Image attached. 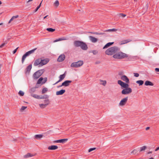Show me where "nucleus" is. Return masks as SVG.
Instances as JSON below:
<instances>
[{"label": "nucleus", "mask_w": 159, "mask_h": 159, "mask_svg": "<svg viewBox=\"0 0 159 159\" xmlns=\"http://www.w3.org/2000/svg\"><path fill=\"white\" fill-rule=\"evenodd\" d=\"M129 57V55L128 54L121 52H119V51L116 52L113 56L114 58L120 59L127 58Z\"/></svg>", "instance_id": "1"}, {"label": "nucleus", "mask_w": 159, "mask_h": 159, "mask_svg": "<svg viewBox=\"0 0 159 159\" xmlns=\"http://www.w3.org/2000/svg\"><path fill=\"white\" fill-rule=\"evenodd\" d=\"M120 48L117 47H112L107 49L105 51V54L108 55H112L119 51Z\"/></svg>", "instance_id": "2"}, {"label": "nucleus", "mask_w": 159, "mask_h": 159, "mask_svg": "<svg viewBox=\"0 0 159 159\" xmlns=\"http://www.w3.org/2000/svg\"><path fill=\"white\" fill-rule=\"evenodd\" d=\"M84 63L82 61H79L77 62L72 63L70 65L71 67L75 68H78L82 66Z\"/></svg>", "instance_id": "3"}, {"label": "nucleus", "mask_w": 159, "mask_h": 159, "mask_svg": "<svg viewBox=\"0 0 159 159\" xmlns=\"http://www.w3.org/2000/svg\"><path fill=\"white\" fill-rule=\"evenodd\" d=\"M36 49V48H34L32 50L26 52L25 54H24L22 56V58L21 61L22 63H24L25 60L27 57L29 55L33 53Z\"/></svg>", "instance_id": "4"}, {"label": "nucleus", "mask_w": 159, "mask_h": 159, "mask_svg": "<svg viewBox=\"0 0 159 159\" xmlns=\"http://www.w3.org/2000/svg\"><path fill=\"white\" fill-rule=\"evenodd\" d=\"M128 98V97L122 98L119 103V106L120 107H123L125 106L127 102Z\"/></svg>", "instance_id": "5"}, {"label": "nucleus", "mask_w": 159, "mask_h": 159, "mask_svg": "<svg viewBox=\"0 0 159 159\" xmlns=\"http://www.w3.org/2000/svg\"><path fill=\"white\" fill-rule=\"evenodd\" d=\"M123 89L121 91V93L124 95H126L131 93L132 92V90L130 88L127 87Z\"/></svg>", "instance_id": "6"}, {"label": "nucleus", "mask_w": 159, "mask_h": 159, "mask_svg": "<svg viewBox=\"0 0 159 159\" xmlns=\"http://www.w3.org/2000/svg\"><path fill=\"white\" fill-rule=\"evenodd\" d=\"M118 84L123 88H126L129 86L128 83H125L120 80H118Z\"/></svg>", "instance_id": "7"}, {"label": "nucleus", "mask_w": 159, "mask_h": 159, "mask_svg": "<svg viewBox=\"0 0 159 159\" xmlns=\"http://www.w3.org/2000/svg\"><path fill=\"white\" fill-rule=\"evenodd\" d=\"M42 71L39 70L35 72L34 74V78L35 79L38 78L42 74Z\"/></svg>", "instance_id": "8"}, {"label": "nucleus", "mask_w": 159, "mask_h": 159, "mask_svg": "<svg viewBox=\"0 0 159 159\" xmlns=\"http://www.w3.org/2000/svg\"><path fill=\"white\" fill-rule=\"evenodd\" d=\"M47 79L46 78L43 79L42 77H41L38 80L37 84H44L47 81Z\"/></svg>", "instance_id": "9"}, {"label": "nucleus", "mask_w": 159, "mask_h": 159, "mask_svg": "<svg viewBox=\"0 0 159 159\" xmlns=\"http://www.w3.org/2000/svg\"><path fill=\"white\" fill-rule=\"evenodd\" d=\"M72 81L71 80H66L64 82L62 83L61 85L58 87H61L62 86H64L65 87L68 86L71 83Z\"/></svg>", "instance_id": "10"}, {"label": "nucleus", "mask_w": 159, "mask_h": 159, "mask_svg": "<svg viewBox=\"0 0 159 159\" xmlns=\"http://www.w3.org/2000/svg\"><path fill=\"white\" fill-rule=\"evenodd\" d=\"M41 59L39 58L36 59L34 63V66H36L39 65V66H41Z\"/></svg>", "instance_id": "11"}, {"label": "nucleus", "mask_w": 159, "mask_h": 159, "mask_svg": "<svg viewBox=\"0 0 159 159\" xmlns=\"http://www.w3.org/2000/svg\"><path fill=\"white\" fill-rule=\"evenodd\" d=\"M120 79L127 83H129V79L126 75L122 76L120 77Z\"/></svg>", "instance_id": "12"}, {"label": "nucleus", "mask_w": 159, "mask_h": 159, "mask_svg": "<svg viewBox=\"0 0 159 159\" xmlns=\"http://www.w3.org/2000/svg\"><path fill=\"white\" fill-rule=\"evenodd\" d=\"M49 61V60L48 58H46L45 59H42L41 61V66H42L44 65L47 64Z\"/></svg>", "instance_id": "13"}, {"label": "nucleus", "mask_w": 159, "mask_h": 159, "mask_svg": "<svg viewBox=\"0 0 159 159\" xmlns=\"http://www.w3.org/2000/svg\"><path fill=\"white\" fill-rule=\"evenodd\" d=\"M65 76L66 75L65 74V73L63 75H60L59 76V80L57 82L55 83L54 84H53L55 85L64 79V78L65 77Z\"/></svg>", "instance_id": "14"}, {"label": "nucleus", "mask_w": 159, "mask_h": 159, "mask_svg": "<svg viewBox=\"0 0 159 159\" xmlns=\"http://www.w3.org/2000/svg\"><path fill=\"white\" fill-rule=\"evenodd\" d=\"M65 56L64 54H61L59 57L57 61L59 62H61L65 59Z\"/></svg>", "instance_id": "15"}, {"label": "nucleus", "mask_w": 159, "mask_h": 159, "mask_svg": "<svg viewBox=\"0 0 159 159\" xmlns=\"http://www.w3.org/2000/svg\"><path fill=\"white\" fill-rule=\"evenodd\" d=\"M90 40L91 42L93 43H95L98 41V39L95 38L92 36H89V37Z\"/></svg>", "instance_id": "16"}, {"label": "nucleus", "mask_w": 159, "mask_h": 159, "mask_svg": "<svg viewBox=\"0 0 159 159\" xmlns=\"http://www.w3.org/2000/svg\"><path fill=\"white\" fill-rule=\"evenodd\" d=\"M66 92L65 89H61L59 91L56 92V95H61L63 94Z\"/></svg>", "instance_id": "17"}, {"label": "nucleus", "mask_w": 159, "mask_h": 159, "mask_svg": "<svg viewBox=\"0 0 159 159\" xmlns=\"http://www.w3.org/2000/svg\"><path fill=\"white\" fill-rule=\"evenodd\" d=\"M68 140V139H62L56 140L55 141V142L57 143H64L67 141Z\"/></svg>", "instance_id": "18"}, {"label": "nucleus", "mask_w": 159, "mask_h": 159, "mask_svg": "<svg viewBox=\"0 0 159 159\" xmlns=\"http://www.w3.org/2000/svg\"><path fill=\"white\" fill-rule=\"evenodd\" d=\"M81 42V41H74V46L75 47H79Z\"/></svg>", "instance_id": "19"}, {"label": "nucleus", "mask_w": 159, "mask_h": 159, "mask_svg": "<svg viewBox=\"0 0 159 159\" xmlns=\"http://www.w3.org/2000/svg\"><path fill=\"white\" fill-rule=\"evenodd\" d=\"M58 148V147L56 145H52L48 147V149L50 150H56Z\"/></svg>", "instance_id": "20"}, {"label": "nucleus", "mask_w": 159, "mask_h": 159, "mask_svg": "<svg viewBox=\"0 0 159 159\" xmlns=\"http://www.w3.org/2000/svg\"><path fill=\"white\" fill-rule=\"evenodd\" d=\"M145 85L146 86H151L153 85V84L151 82L149 81H146L144 83Z\"/></svg>", "instance_id": "21"}, {"label": "nucleus", "mask_w": 159, "mask_h": 159, "mask_svg": "<svg viewBox=\"0 0 159 159\" xmlns=\"http://www.w3.org/2000/svg\"><path fill=\"white\" fill-rule=\"evenodd\" d=\"M99 82L100 84L104 86L106 85L107 83L106 80H99Z\"/></svg>", "instance_id": "22"}, {"label": "nucleus", "mask_w": 159, "mask_h": 159, "mask_svg": "<svg viewBox=\"0 0 159 159\" xmlns=\"http://www.w3.org/2000/svg\"><path fill=\"white\" fill-rule=\"evenodd\" d=\"M81 48L83 50H86L87 49L88 47L86 43L84 42L82 46L81 47Z\"/></svg>", "instance_id": "23"}, {"label": "nucleus", "mask_w": 159, "mask_h": 159, "mask_svg": "<svg viewBox=\"0 0 159 159\" xmlns=\"http://www.w3.org/2000/svg\"><path fill=\"white\" fill-rule=\"evenodd\" d=\"M113 43H114V42H110V43H107L103 47V49H104L108 48L110 46L112 45L113 44Z\"/></svg>", "instance_id": "24"}, {"label": "nucleus", "mask_w": 159, "mask_h": 159, "mask_svg": "<svg viewBox=\"0 0 159 159\" xmlns=\"http://www.w3.org/2000/svg\"><path fill=\"white\" fill-rule=\"evenodd\" d=\"M130 41V40H128V39L124 40L121 41L120 43V45H122L123 44H125L127 43H128Z\"/></svg>", "instance_id": "25"}, {"label": "nucleus", "mask_w": 159, "mask_h": 159, "mask_svg": "<svg viewBox=\"0 0 159 159\" xmlns=\"http://www.w3.org/2000/svg\"><path fill=\"white\" fill-rule=\"evenodd\" d=\"M117 30H118L117 29H116L115 28H113L112 29H108V30H105L104 31L106 32H116Z\"/></svg>", "instance_id": "26"}, {"label": "nucleus", "mask_w": 159, "mask_h": 159, "mask_svg": "<svg viewBox=\"0 0 159 159\" xmlns=\"http://www.w3.org/2000/svg\"><path fill=\"white\" fill-rule=\"evenodd\" d=\"M19 17V16L17 15L16 16H13L12 18L8 22V23H10L12 21L14 20L16 18H17Z\"/></svg>", "instance_id": "27"}, {"label": "nucleus", "mask_w": 159, "mask_h": 159, "mask_svg": "<svg viewBox=\"0 0 159 159\" xmlns=\"http://www.w3.org/2000/svg\"><path fill=\"white\" fill-rule=\"evenodd\" d=\"M66 39L65 37H63L62 38H60L58 39H56L54 41V42H56L59 41H62V40H66Z\"/></svg>", "instance_id": "28"}, {"label": "nucleus", "mask_w": 159, "mask_h": 159, "mask_svg": "<svg viewBox=\"0 0 159 159\" xmlns=\"http://www.w3.org/2000/svg\"><path fill=\"white\" fill-rule=\"evenodd\" d=\"M43 135L42 134H37L35 136V138L36 139H39L43 138Z\"/></svg>", "instance_id": "29"}, {"label": "nucleus", "mask_w": 159, "mask_h": 159, "mask_svg": "<svg viewBox=\"0 0 159 159\" xmlns=\"http://www.w3.org/2000/svg\"><path fill=\"white\" fill-rule=\"evenodd\" d=\"M136 83L138 84L139 86L142 85L144 83V81L142 80H139L136 81Z\"/></svg>", "instance_id": "30"}, {"label": "nucleus", "mask_w": 159, "mask_h": 159, "mask_svg": "<svg viewBox=\"0 0 159 159\" xmlns=\"http://www.w3.org/2000/svg\"><path fill=\"white\" fill-rule=\"evenodd\" d=\"M31 96L34 98L39 99V95H37L36 94H34L33 93H31Z\"/></svg>", "instance_id": "31"}, {"label": "nucleus", "mask_w": 159, "mask_h": 159, "mask_svg": "<svg viewBox=\"0 0 159 159\" xmlns=\"http://www.w3.org/2000/svg\"><path fill=\"white\" fill-rule=\"evenodd\" d=\"M48 96L47 95H44L43 96H41V97L39 96V99H46L48 98Z\"/></svg>", "instance_id": "32"}, {"label": "nucleus", "mask_w": 159, "mask_h": 159, "mask_svg": "<svg viewBox=\"0 0 159 159\" xmlns=\"http://www.w3.org/2000/svg\"><path fill=\"white\" fill-rule=\"evenodd\" d=\"M36 91V88H33L31 89L30 90V93L31 94V93H33L34 92H35Z\"/></svg>", "instance_id": "33"}, {"label": "nucleus", "mask_w": 159, "mask_h": 159, "mask_svg": "<svg viewBox=\"0 0 159 159\" xmlns=\"http://www.w3.org/2000/svg\"><path fill=\"white\" fill-rule=\"evenodd\" d=\"M90 33L91 34H94L96 35H103L104 34V33H99L97 32H90Z\"/></svg>", "instance_id": "34"}, {"label": "nucleus", "mask_w": 159, "mask_h": 159, "mask_svg": "<svg viewBox=\"0 0 159 159\" xmlns=\"http://www.w3.org/2000/svg\"><path fill=\"white\" fill-rule=\"evenodd\" d=\"M59 2L58 0H56L55 1L54 3V5L56 7H57L59 6Z\"/></svg>", "instance_id": "35"}, {"label": "nucleus", "mask_w": 159, "mask_h": 159, "mask_svg": "<svg viewBox=\"0 0 159 159\" xmlns=\"http://www.w3.org/2000/svg\"><path fill=\"white\" fill-rule=\"evenodd\" d=\"M46 30L49 32H54L55 30V29H52L51 28H47Z\"/></svg>", "instance_id": "36"}, {"label": "nucleus", "mask_w": 159, "mask_h": 159, "mask_svg": "<svg viewBox=\"0 0 159 159\" xmlns=\"http://www.w3.org/2000/svg\"><path fill=\"white\" fill-rule=\"evenodd\" d=\"M39 107L42 108H43L47 106L46 105L43 104H39Z\"/></svg>", "instance_id": "37"}, {"label": "nucleus", "mask_w": 159, "mask_h": 159, "mask_svg": "<svg viewBox=\"0 0 159 159\" xmlns=\"http://www.w3.org/2000/svg\"><path fill=\"white\" fill-rule=\"evenodd\" d=\"M146 147L145 146H143L142 147H141L140 148V151L141 152L142 151H144L146 149Z\"/></svg>", "instance_id": "38"}, {"label": "nucleus", "mask_w": 159, "mask_h": 159, "mask_svg": "<svg viewBox=\"0 0 159 159\" xmlns=\"http://www.w3.org/2000/svg\"><path fill=\"white\" fill-rule=\"evenodd\" d=\"M33 156V155L32 154H31L30 153H28L27 154L25 155V157L27 158V157H31Z\"/></svg>", "instance_id": "39"}, {"label": "nucleus", "mask_w": 159, "mask_h": 159, "mask_svg": "<svg viewBox=\"0 0 159 159\" xmlns=\"http://www.w3.org/2000/svg\"><path fill=\"white\" fill-rule=\"evenodd\" d=\"M18 94L20 96H23L24 95V93L23 91L20 90L19 91Z\"/></svg>", "instance_id": "40"}, {"label": "nucleus", "mask_w": 159, "mask_h": 159, "mask_svg": "<svg viewBox=\"0 0 159 159\" xmlns=\"http://www.w3.org/2000/svg\"><path fill=\"white\" fill-rule=\"evenodd\" d=\"M47 91V89L46 88H44L42 90V93L43 94L46 93Z\"/></svg>", "instance_id": "41"}, {"label": "nucleus", "mask_w": 159, "mask_h": 159, "mask_svg": "<svg viewBox=\"0 0 159 159\" xmlns=\"http://www.w3.org/2000/svg\"><path fill=\"white\" fill-rule=\"evenodd\" d=\"M32 68V66L31 65H29L28 66L27 68V70L28 71H29Z\"/></svg>", "instance_id": "42"}, {"label": "nucleus", "mask_w": 159, "mask_h": 159, "mask_svg": "<svg viewBox=\"0 0 159 159\" xmlns=\"http://www.w3.org/2000/svg\"><path fill=\"white\" fill-rule=\"evenodd\" d=\"M44 102L45 103V104L47 106L49 104V100L48 99L45 100L44 101Z\"/></svg>", "instance_id": "43"}, {"label": "nucleus", "mask_w": 159, "mask_h": 159, "mask_svg": "<svg viewBox=\"0 0 159 159\" xmlns=\"http://www.w3.org/2000/svg\"><path fill=\"white\" fill-rule=\"evenodd\" d=\"M42 1L40 3V4H39V6H38L36 8L35 11V12H36L39 9L40 7H41V3H42Z\"/></svg>", "instance_id": "44"}, {"label": "nucleus", "mask_w": 159, "mask_h": 159, "mask_svg": "<svg viewBox=\"0 0 159 159\" xmlns=\"http://www.w3.org/2000/svg\"><path fill=\"white\" fill-rule=\"evenodd\" d=\"M26 108H27L26 107L22 106L20 109V111H24L25 109Z\"/></svg>", "instance_id": "45"}, {"label": "nucleus", "mask_w": 159, "mask_h": 159, "mask_svg": "<svg viewBox=\"0 0 159 159\" xmlns=\"http://www.w3.org/2000/svg\"><path fill=\"white\" fill-rule=\"evenodd\" d=\"M95 149H96V148H90L89 150V151H88L89 152H90L91 151H92L95 150Z\"/></svg>", "instance_id": "46"}, {"label": "nucleus", "mask_w": 159, "mask_h": 159, "mask_svg": "<svg viewBox=\"0 0 159 159\" xmlns=\"http://www.w3.org/2000/svg\"><path fill=\"white\" fill-rule=\"evenodd\" d=\"M92 52L93 53V54L94 55H96L98 53V51L97 50H93L92 51Z\"/></svg>", "instance_id": "47"}, {"label": "nucleus", "mask_w": 159, "mask_h": 159, "mask_svg": "<svg viewBox=\"0 0 159 159\" xmlns=\"http://www.w3.org/2000/svg\"><path fill=\"white\" fill-rule=\"evenodd\" d=\"M137 152V151L136 149H134V150L131 153L134 154L136 153Z\"/></svg>", "instance_id": "48"}, {"label": "nucleus", "mask_w": 159, "mask_h": 159, "mask_svg": "<svg viewBox=\"0 0 159 159\" xmlns=\"http://www.w3.org/2000/svg\"><path fill=\"white\" fill-rule=\"evenodd\" d=\"M134 76L136 77H138L139 76V75L137 73H134Z\"/></svg>", "instance_id": "49"}, {"label": "nucleus", "mask_w": 159, "mask_h": 159, "mask_svg": "<svg viewBox=\"0 0 159 159\" xmlns=\"http://www.w3.org/2000/svg\"><path fill=\"white\" fill-rule=\"evenodd\" d=\"M18 47L16 48V49H15L13 51V54H15L17 51V49H18Z\"/></svg>", "instance_id": "50"}, {"label": "nucleus", "mask_w": 159, "mask_h": 159, "mask_svg": "<svg viewBox=\"0 0 159 159\" xmlns=\"http://www.w3.org/2000/svg\"><path fill=\"white\" fill-rule=\"evenodd\" d=\"M120 15L123 17H125L126 16V15L125 14H120Z\"/></svg>", "instance_id": "51"}, {"label": "nucleus", "mask_w": 159, "mask_h": 159, "mask_svg": "<svg viewBox=\"0 0 159 159\" xmlns=\"http://www.w3.org/2000/svg\"><path fill=\"white\" fill-rule=\"evenodd\" d=\"M5 43H3L2 45H1L0 46V48H2L5 45Z\"/></svg>", "instance_id": "52"}, {"label": "nucleus", "mask_w": 159, "mask_h": 159, "mask_svg": "<svg viewBox=\"0 0 159 159\" xmlns=\"http://www.w3.org/2000/svg\"><path fill=\"white\" fill-rule=\"evenodd\" d=\"M155 70L156 72H159V68H156Z\"/></svg>", "instance_id": "53"}, {"label": "nucleus", "mask_w": 159, "mask_h": 159, "mask_svg": "<svg viewBox=\"0 0 159 159\" xmlns=\"http://www.w3.org/2000/svg\"><path fill=\"white\" fill-rule=\"evenodd\" d=\"M83 43L84 42H82L79 47H80L81 48L82 46V45H83Z\"/></svg>", "instance_id": "54"}, {"label": "nucleus", "mask_w": 159, "mask_h": 159, "mask_svg": "<svg viewBox=\"0 0 159 159\" xmlns=\"http://www.w3.org/2000/svg\"><path fill=\"white\" fill-rule=\"evenodd\" d=\"M158 150H159V147H157L155 150V151H158Z\"/></svg>", "instance_id": "55"}, {"label": "nucleus", "mask_w": 159, "mask_h": 159, "mask_svg": "<svg viewBox=\"0 0 159 159\" xmlns=\"http://www.w3.org/2000/svg\"><path fill=\"white\" fill-rule=\"evenodd\" d=\"M150 129V127H148L146 128V130H147L148 129Z\"/></svg>", "instance_id": "56"}, {"label": "nucleus", "mask_w": 159, "mask_h": 159, "mask_svg": "<svg viewBox=\"0 0 159 159\" xmlns=\"http://www.w3.org/2000/svg\"><path fill=\"white\" fill-rule=\"evenodd\" d=\"M48 16V15L46 16H45V17H44L43 19H45L46 18H47V16Z\"/></svg>", "instance_id": "57"}, {"label": "nucleus", "mask_w": 159, "mask_h": 159, "mask_svg": "<svg viewBox=\"0 0 159 159\" xmlns=\"http://www.w3.org/2000/svg\"><path fill=\"white\" fill-rule=\"evenodd\" d=\"M33 0H29L27 2H31V1H32Z\"/></svg>", "instance_id": "58"}, {"label": "nucleus", "mask_w": 159, "mask_h": 159, "mask_svg": "<svg viewBox=\"0 0 159 159\" xmlns=\"http://www.w3.org/2000/svg\"><path fill=\"white\" fill-rule=\"evenodd\" d=\"M152 153V152H148V154H150V153Z\"/></svg>", "instance_id": "59"}, {"label": "nucleus", "mask_w": 159, "mask_h": 159, "mask_svg": "<svg viewBox=\"0 0 159 159\" xmlns=\"http://www.w3.org/2000/svg\"><path fill=\"white\" fill-rule=\"evenodd\" d=\"M149 159H154L153 157H151L149 158Z\"/></svg>", "instance_id": "60"}, {"label": "nucleus", "mask_w": 159, "mask_h": 159, "mask_svg": "<svg viewBox=\"0 0 159 159\" xmlns=\"http://www.w3.org/2000/svg\"><path fill=\"white\" fill-rule=\"evenodd\" d=\"M2 3V2L0 1V5Z\"/></svg>", "instance_id": "61"}, {"label": "nucleus", "mask_w": 159, "mask_h": 159, "mask_svg": "<svg viewBox=\"0 0 159 159\" xmlns=\"http://www.w3.org/2000/svg\"><path fill=\"white\" fill-rule=\"evenodd\" d=\"M3 24V23H0V25H2Z\"/></svg>", "instance_id": "62"}]
</instances>
